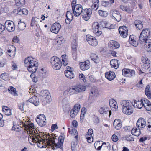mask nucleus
<instances>
[{"label":"nucleus","instance_id":"1","mask_svg":"<svg viewBox=\"0 0 151 151\" xmlns=\"http://www.w3.org/2000/svg\"><path fill=\"white\" fill-rule=\"evenodd\" d=\"M23 127L25 130L29 131L28 140L31 145L37 143L38 147L40 148H45L48 145L53 149L60 148L63 145L64 140L62 137L58 139L51 134L41 136L34 128V124L28 121L23 122Z\"/></svg>","mask_w":151,"mask_h":151},{"label":"nucleus","instance_id":"2","mask_svg":"<svg viewBox=\"0 0 151 151\" xmlns=\"http://www.w3.org/2000/svg\"><path fill=\"white\" fill-rule=\"evenodd\" d=\"M85 90L86 87L85 86L81 84L76 85L67 88L64 91L63 95L66 96H71L84 91Z\"/></svg>","mask_w":151,"mask_h":151},{"label":"nucleus","instance_id":"3","mask_svg":"<svg viewBox=\"0 0 151 151\" xmlns=\"http://www.w3.org/2000/svg\"><path fill=\"white\" fill-rule=\"evenodd\" d=\"M24 64L25 66L27 67V69L30 72L35 73L37 69L38 62L35 59L32 57L26 58L24 60Z\"/></svg>","mask_w":151,"mask_h":151},{"label":"nucleus","instance_id":"4","mask_svg":"<svg viewBox=\"0 0 151 151\" xmlns=\"http://www.w3.org/2000/svg\"><path fill=\"white\" fill-rule=\"evenodd\" d=\"M150 31L148 29H143L140 34L139 37V42L141 44L147 45V42L149 40L148 37L150 35Z\"/></svg>","mask_w":151,"mask_h":151},{"label":"nucleus","instance_id":"5","mask_svg":"<svg viewBox=\"0 0 151 151\" xmlns=\"http://www.w3.org/2000/svg\"><path fill=\"white\" fill-rule=\"evenodd\" d=\"M76 1H73L71 3L73 14L76 17L79 16L83 10L82 5L80 4H76Z\"/></svg>","mask_w":151,"mask_h":151},{"label":"nucleus","instance_id":"6","mask_svg":"<svg viewBox=\"0 0 151 151\" xmlns=\"http://www.w3.org/2000/svg\"><path fill=\"white\" fill-rule=\"evenodd\" d=\"M51 65L53 69L58 70L60 69L62 66V62L58 57L53 56L50 60Z\"/></svg>","mask_w":151,"mask_h":151},{"label":"nucleus","instance_id":"7","mask_svg":"<svg viewBox=\"0 0 151 151\" xmlns=\"http://www.w3.org/2000/svg\"><path fill=\"white\" fill-rule=\"evenodd\" d=\"M40 98L42 101L45 104L50 102L51 98L50 94L47 90L41 91L40 92Z\"/></svg>","mask_w":151,"mask_h":151},{"label":"nucleus","instance_id":"8","mask_svg":"<svg viewBox=\"0 0 151 151\" xmlns=\"http://www.w3.org/2000/svg\"><path fill=\"white\" fill-rule=\"evenodd\" d=\"M92 14V11L91 9H86L83 10L81 13L82 18L85 20L87 21L90 18Z\"/></svg>","mask_w":151,"mask_h":151},{"label":"nucleus","instance_id":"9","mask_svg":"<svg viewBox=\"0 0 151 151\" xmlns=\"http://www.w3.org/2000/svg\"><path fill=\"white\" fill-rule=\"evenodd\" d=\"M81 108L80 105L79 104H76L70 112V115L71 118H74L77 115Z\"/></svg>","mask_w":151,"mask_h":151},{"label":"nucleus","instance_id":"10","mask_svg":"<svg viewBox=\"0 0 151 151\" xmlns=\"http://www.w3.org/2000/svg\"><path fill=\"white\" fill-rule=\"evenodd\" d=\"M36 121L39 125L41 127L45 126L46 124V118L43 114L39 115L36 119Z\"/></svg>","mask_w":151,"mask_h":151},{"label":"nucleus","instance_id":"11","mask_svg":"<svg viewBox=\"0 0 151 151\" xmlns=\"http://www.w3.org/2000/svg\"><path fill=\"white\" fill-rule=\"evenodd\" d=\"M86 40L88 43L91 45L95 46L98 45V41L96 38L90 35L86 36Z\"/></svg>","mask_w":151,"mask_h":151},{"label":"nucleus","instance_id":"12","mask_svg":"<svg viewBox=\"0 0 151 151\" xmlns=\"http://www.w3.org/2000/svg\"><path fill=\"white\" fill-rule=\"evenodd\" d=\"M99 25L97 22H94L92 25V31L96 36H99L102 34V32L99 31Z\"/></svg>","mask_w":151,"mask_h":151},{"label":"nucleus","instance_id":"13","mask_svg":"<svg viewBox=\"0 0 151 151\" xmlns=\"http://www.w3.org/2000/svg\"><path fill=\"white\" fill-rule=\"evenodd\" d=\"M16 49L15 47L12 45L9 46L6 54L11 58H13L16 54Z\"/></svg>","mask_w":151,"mask_h":151},{"label":"nucleus","instance_id":"14","mask_svg":"<svg viewBox=\"0 0 151 151\" xmlns=\"http://www.w3.org/2000/svg\"><path fill=\"white\" fill-rule=\"evenodd\" d=\"M110 14L112 18L116 20L118 22H119L121 19V16L119 12L116 10H112L111 11Z\"/></svg>","mask_w":151,"mask_h":151},{"label":"nucleus","instance_id":"15","mask_svg":"<svg viewBox=\"0 0 151 151\" xmlns=\"http://www.w3.org/2000/svg\"><path fill=\"white\" fill-rule=\"evenodd\" d=\"M111 148L110 144L108 142H103L101 146H99L96 149L98 150L101 149V151H110Z\"/></svg>","mask_w":151,"mask_h":151},{"label":"nucleus","instance_id":"16","mask_svg":"<svg viewBox=\"0 0 151 151\" xmlns=\"http://www.w3.org/2000/svg\"><path fill=\"white\" fill-rule=\"evenodd\" d=\"M122 75L126 77H131L135 75L134 71L133 70L124 69L122 70Z\"/></svg>","mask_w":151,"mask_h":151},{"label":"nucleus","instance_id":"17","mask_svg":"<svg viewBox=\"0 0 151 151\" xmlns=\"http://www.w3.org/2000/svg\"><path fill=\"white\" fill-rule=\"evenodd\" d=\"M5 27L6 29L10 32L14 31L15 30L14 23L10 21H7L5 22Z\"/></svg>","mask_w":151,"mask_h":151},{"label":"nucleus","instance_id":"18","mask_svg":"<svg viewBox=\"0 0 151 151\" xmlns=\"http://www.w3.org/2000/svg\"><path fill=\"white\" fill-rule=\"evenodd\" d=\"M79 65L80 69L83 71L88 70L90 66V62L88 60L80 62Z\"/></svg>","mask_w":151,"mask_h":151},{"label":"nucleus","instance_id":"19","mask_svg":"<svg viewBox=\"0 0 151 151\" xmlns=\"http://www.w3.org/2000/svg\"><path fill=\"white\" fill-rule=\"evenodd\" d=\"M119 30L121 36L125 38L128 34V30L125 26L120 27L119 28Z\"/></svg>","mask_w":151,"mask_h":151},{"label":"nucleus","instance_id":"20","mask_svg":"<svg viewBox=\"0 0 151 151\" xmlns=\"http://www.w3.org/2000/svg\"><path fill=\"white\" fill-rule=\"evenodd\" d=\"M109 111V107L106 105H104L100 107L98 111L101 114H107L109 112V117L111 114V111L110 110Z\"/></svg>","mask_w":151,"mask_h":151},{"label":"nucleus","instance_id":"21","mask_svg":"<svg viewBox=\"0 0 151 151\" xmlns=\"http://www.w3.org/2000/svg\"><path fill=\"white\" fill-rule=\"evenodd\" d=\"M137 127L140 129H142L146 125V122L145 119L142 118H139L136 123Z\"/></svg>","mask_w":151,"mask_h":151},{"label":"nucleus","instance_id":"22","mask_svg":"<svg viewBox=\"0 0 151 151\" xmlns=\"http://www.w3.org/2000/svg\"><path fill=\"white\" fill-rule=\"evenodd\" d=\"M61 28V25L58 23H55L51 26V31L54 33H58Z\"/></svg>","mask_w":151,"mask_h":151},{"label":"nucleus","instance_id":"23","mask_svg":"<svg viewBox=\"0 0 151 151\" xmlns=\"http://www.w3.org/2000/svg\"><path fill=\"white\" fill-rule=\"evenodd\" d=\"M63 108L65 112H67L70 108L68 101L66 99H64L62 100Z\"/></svg>","mask_w":151,"mask_h":151},{"label":"nucleus","instance_id":"24","mask_svg":"<svg viewBox=\"0 0 151 151\" xmlns=\"http://www.w3.org/2000/svg\"><path fill=\"white\" fill-rule=\"evenodd\" d=\"M144 98L140 101L134 100L133 104V105L135 108L140 109L144 106Z\"/></svg>","mask_w":151,"mask_h":151},{"label":"nucleus","instance_id":"25","mask_svg":"<svg viewBox=\"0 0 151 151\" xmlns=\"http://www.w3.org/2000/svg\"><path fill=\"white\" fill-rule=\"evenodd\" d=\"M122 112L127 115L132 114L133 112V108L132 106L122 109Z\"/></svg>","mask_w":151,"mask_h":151},{"label":"nucleus","instance_id":"26","mask_svg":"<svg viewBox=\"0 0 151 151\" xmlns=\"http://www.w3.org/2000/svg\"><path fill=\"white\" fill-rule=\"evenodd\" d=\"M129 42L130 44L136 47L138 45L137 40L136 37L132 35L129 36Z\"/></svg>","mask_w":151,"mask_h":151},{"label":"nucleus","instance_id":"27","mask_svg":"<svg viewBox=\"0 0 151 151\" xmlns=\"http://www.w3.org/2000/svg\"><path fill=\"white\" fill-rule=\"evenodd\" d=\"M64 42V38L62 36H58L56 39L55 43V46L56 48H58L61 46Z\"/></svg>","mask_w":151,"mask_h":151},{"label":"nucleus","instance_id":"28","mask_svg":"<svg viewBox=\"0 0 151 151\" xmlns=\"http://www.w3.org/2000/svg\"><path fill=\"white\" fill-rule=\"evenodd\" d=\"M105 77L109 81H111L114 80L116 77L115 73L111 71L106 73L105 74Z\"/></svg>","mask_w":151,"mask_h":151},{"label":"nucleus","instance_id":"29","mask_svg":"<svg viewBox=\"0 0 151 151\" xmlns=\"http://www.w3.org/2000/svg\"><path fill=\"white\" fill-rule=\"evenodd\" d=\"M109 46L111 49H114L118 48L120 47V44L116 41L112 40L109 41Z\"/></svg>","mask_w":151,"mask_h":151},{"label":"nucleus","instance_id":"30","mask_svg":"<svg viewBox=\"0 0 151 151\" xmlns=\"http://www.w3.org/2000/svg\"><path fill=\"white\" fill-rule=\"evenodd\" d=\"M109 105L112 110L115 111L118 109V105L117 102L114 100L111 99L109 101Z\"/></svg>","mask_w":151,"mask_h":151},{"label":"nucleus","instance_id":"31","mask_svg":"<svg viewBox=\"0 0 151 151\" xmlns=\"http://www.w3.org/2000/svg\"><path fill=\"white\" fill-rule=\"evenodd\" d=\"M122 109L132 106L131 101L129 100H123L121 102Z\"/></svg>","mask_w":151,"mask_h":151},{"label":"nucleus","instance_id":"32","mask_svg":"<svg viewBox=\"0 0 151 151\" xmlns=\"http://www.w3.org/2000/svg\"><path fill=\"white\" fill-rule=\"evenodd\" d=\"M122 122L120 119H116L114 121V127L116 130L120 129L122 127Z\"/></svg>","mask_w":151,"mask_h":151},{"label":"nucleus","instance_id":"33","mask_svg":"<svg viewBox=\"0 0 151 151\" xmlns=\"http://www.w3.org/2000/svg\"><path fill=\"white\" fill-rule=\"evenodd\" d=\"M68 132L72 136L75 138L76 139H78V132L76 129L72 128V127L69 128Z\"/></svg>","mask_w":151,"mask_h":151},{"label":"nucleus","instance_id":"34","mask_svg":"<svg viewBox=\"0 0 151 151\" xmlns=\"http://www.w3.org/2000/svg\"><path fill=\"white\" fill-rule=\"evenodd\" d=\"M144 106L148 111H151V103L147 99L144 98Z\"/></svg>","mask_w":151,"mask_h":151},{"label":"nucleus","instance_id":"35","mask_svg":"<svg viewBox=\"0 0 151 151\" xmlns=\"http://www.w3.org/2000/svg\"><path fill=\"white\" fill-rule=\"evenodd\" d=\"M142 61L143 63V66L146 69L148 68L150 66V63L148 59L146 57H142L141 58Z\"/></svg>","mask_w":151,"mask_h":151},{"label":"nucleus","instance_id":"36","mask_svg":"<svg viewBox=\"0 0 151 151\" xmlns=\"http://www.w3.org/2000/svg\"><path fill=\"white\" fill-rule=\"evenodd\" d=\"M66 17L65 22L67 24H69L73 19V16L70 11H67L66 14Z\"/></svg>","mask_w":151,"mask_h":151},{"label":"nucleus","instance_id":"37","mask_svg":"<svg viewBox=\"0 0 151 151\" xmlns=\"http://www.w3.org/2000/svg\"><path fill=\"white\" fill-rule=\"evenodd\" d=\"M29 102L37 106L39 105V101L38 98L36 96H34L30 98L29 100Z\"/></svg>","mask_w":151,"mask_h":151},{"label":"nucleus","instance_id":"38","mask_svg":"<svg viewBox=\"0 0 151 151\" xmlns=\"http://www.w3.org/2000/svg\"><path fill=\"white\" fill-rule=\"evenodd\" d=\"M92 4L91 6V8L93 10H97L99 4V0H92Z\"/></svg>","mask_w":151,"mask_h":151},{"label":"nucleus","instance_id":"39","mask_svg":"<svg viewBox=\"0 0 151 151\" xmlns=\"http://www.w3.org/2000/svg\"><path fill=\"white\" fill-rule=\"evenodd\" d=\"M110 64L111 67L114 68L115 69H117L119 67L118 61L116 59L111 60L110 61Z\"/></svg>","mask_w":151,"mask_h":151},{"label":"nucleus","instance_id":"40","mask_svg":"<svg viewBox=\"0 0 151 151\" xmlns=\"http://www.w3.org/2000/svg\"><path fill=\"white\" fill-rule=\"evenodd\" d=\"M2 108L3 111L5 115L8 116L11 115V110L9 108L5 106H3Z\"/></svg>","mask_w":151,"mask_h":151},{"label":"nucleus","instance_id":"41","mask_svg":"<svg viewBox=\"0 0 151 151\" xmlns=\"http://www.w3.org/2000/svg\"><path fill=\"white\" fill-rule=\"evenodd\" d=\"M140 129H137L136 127L134 128L131 130V133L133 135L136 136H138L140 134Z\"/></svg>","mask_w":151,"mask_h":151},{"label":"nucleus","instance_id":"42","mask_svg":"<svg viewBox=\"0 0 151 151\" xmlns=\"http://www.w3.org/2000/svg\"><path fill=\"white\" fill-rule=\"evenodd\" d=\"M90 58L91 60L96 63H99L100 61L98 56L95 54L91 53V54Z\"/></svg>","mask_w":151,"mask_h":151},{"label":"nucleus","instance_id":"43","mask_svg":"<svg viewBox=\"0 0 151 151\" xmlns=\"http://www.w3.org/2000/svg\"><path fill=\"white\" fill-rule=\"evenodd\" d=\"M65 74L66 77L70 79H73L74 77V74L71 71H65Z\"/></svg>","mask_w":151,"mask_h":151},{"label":"nucleus","instance_id":"44","mask_svg":"<svg viewBox=\"0 0 151 151\" xmlns=\"http://www.w3.org/2000/svg\"><path fill=\"white\" fill-rule=\"evenodd\" d=\"M135 26L138 30H139L143 27V24L142 22L140 20H137L134 22Z\"/></svg>","mask_w":151,"mask_h":151},{"label":"nucleus","instance_id":"45","mask_svg":"<svg viewBox=\"0 0 151 151\" xmlns=\"http://www.w3.org/2000/svg\"><path fill=\"white\" fill-rule=\"evenodd\" d=\"M26 27L25 24L22 22H21V20L18 22V27L19 30L22 31L24 30Z\"/></svg>","mask_w":151,"mask_h":151},{"label":"nucleus","instance_id":"46","mask_svg":"<svg viewBox=\"0 0 151 151\" xmlns=\"http://www.w3.org/2000/svg\"><path fill=\"white\" fill-rule=\"evenodd\" d=\"M150 88L149 86L147 85L146 86L145 91V95L149 99L151 98V91L150 90Z\"/></svg>","mask_w":151,"mask_h":151},{"label":"nucleus","instance_id":"47","mask_svg":"<svg viewBox=\"0 0 151 151\" xmlns=\"http://www.w3.org/2000/svg\"><path fill=\"white\" fill-rule=\"evenodd\" d=\"M8 91L11 94L14 96L17 95V92L16 91V89L12 86L9 87L8 89Z\"/></svg>","mask_w":151,"mask_h":151},{"label":"nucleus","instance_id":"48","mask_svg":"<svg viewBox=\"0 0 151 151\" xmlns=\"http://www.w3.org/2000/svg\"><path fill=\"white\" fill-rule=\"evenodd\" d=\"M18 14L19 15L24 14L27 15L28 14V11L25 8H23L22 9H18Z\"/></svg>","mask_w":151,"mask_h":151},{"label":"nucleus","instance_id":"49","mask_svg":"<svg viewBox=\"0 0 151 151\" xmlns=\"http://www.w3.org/2000/svg\"><path fill=\"white\" fill-rule=\"evenodd\" d=\"M61 57L63 65L65 66L67 65L68 63V59L66 57V55H62Z\"/></svg>","mask_w":151,"mask_h":151},{"label":"nucleus","instance_id":"50","mask_svg":"<svg viewBox=\"0 0 151 151\" xmlns=\"http://www.w3.org/2000/svg\"><path fill=\"white\" fill-rule=\"evenodd\" d=\"M77 44L76 40H74L72 43V48L73 51L76 52L77 50Z\"/></svg>","mask_w":151,"mask_h":151},{"label":"nucleus","instance_id":"51","mask_svg":"<svg viewBox=\"0 0 151 151\" xmlns=\"http://www.w3.org/2000/svg\"><path fill=\"white\" fill-rule=\"evenodd\" d=\"M99 93L98 91L96 89H92L91 90V93H90V96H97Z\"/></svg>","mask_w":151,"mask_h":151},{"label":"nucleus","instance_id":"52","mask_svg":"<svg viewBox=\"0 0 151 151\" xmlns=\"http://www.w3.org/2000/svg\"><path fill=\"white\" fill-rule=\"evenodd\" d=\"M98 13L100 16L104 17H107L108 15V13L107 12L103 11L102 10H99L98 11Z\"/></svg>","mask_w":151,"mask_h":151},{"label":"nucleus","instance_id":"53","mask_svg":"<svg viewBox=\"0 0 151 151\" xmlns=\"http://www.w3.org/2000/svg\"><path fill=\"white\" fill-rule=\"evenodd\" d=\"M39 21V19L36 17H33L31 20V26H34L35 24L37 23Z\"/></svg>","mask_w":151,"mask_h":151},{"label":"nucleus","instance_id":"54","mask_svg":"<svg viewBox=\"0 0 151 151\" xmlns=\"http://www.w3.org/2000/svg\"><path fill=\"white\" fill-rule=\"evenodd\" d=\"M25 0H15V4L17 6H20L25 2Z\"/></svg>","mask_w":151,"mask_h":151},{"label":"nucleus","instance_id":"55","mask_svg":"<svg viewBox=\"0 0 151 151\" xmlns=\"http://www.w3.org/2000/svg\"><path fill=\"white\" fill-rule=\"evenodd\" d=\"M146 47L147 51L151 52V40H149L147 42V45H145Z\"/></svg>","mask_w":151,"mask_h":151},{"label":"nucleus","instance_id":"56","mask_svg":"<svg viewBox=\"0 0 151 151\" xmlns=\"http://www.w3.org/2000/svg\"><path fill=\"white\" fill-rule=\"evenodd\" d=\"M8 74L6 73L1 74L0 75L1 78L4 80H7L8 78Z\"/></svg>","mask_w":151,"mask_h":151},{"label":"nucleus","instance_id":"57","mask_svg":"<svg viewBox=\"0 0 151 151\" xmlns=\"http://www.w3.org/2000/svg\"><path fill=\"white\" fill-rule=\"evenodd\" d=\"M124 139L128 141H134V139L131 135H127L124 137Z\"/></svg>","mask_w":151,"mask_h":151},{"label":"nucleus","instance_id":"58","mask_svg":"<svg viewBox=\"0 0 151 151\" xmlns=\"http://www.w3.org/2000/svg\"><path fill=\"white\" fill-rule=\"evenodd\" d=\"M86 138L87 139V141L88 143H91L93 141V137L92 136L90 137L88 135H86Z\"/></svg>","mask_w":151,"mask_h":151},{"label":"nucleus","instance_id":"59","mask_svg":"<svg viewBox=\"0 0 151 151\" xmlns=\"http://www.w3.org/2000/svg\"><path fill=\"white\" fill-rule=\"evenodd\" d=\"M86 112V108L84 107L82 108L81 112V118H83L84 117Z\"/></svg>","mask_w":151,"mask_h":151},{"label":"nucleus","instance_id":"60","mask_svg":"<svg viewBox=\"0 0 151 151\" xmlns=\"http://www.w3.org/2000/svg\"><path fill=\"white\" fill-rule=\"evenodd\" d=\"M20 127L19 125H13L12 129L15 131H18L20 129Z\"/></svg>","mask_w":151,"mask_h":151},{"label":"nucleus","instance_id":"61","mask_svg":"<svg viewBox=\"0 0 151 151\" xmlns=\"http://www.w3.org/2000/svg\"><path fill=\"white\" fill-rule=\"evenodd\" d=\"M40 75L41 76H44L45 75L46 71H44V70L43 68H42L40 71Z\"/></svg>","mask_w":151,"mask_h":151},{"label":"nucleus","instance_id":"62","mask_svg":"<svg viewBox=\"0 0 151 151\" xmlns=\"http://www.w3.org/2000/svg\"><path fill=\"white\" fill-rule=\"evenodd\" d=\"M93 130L92 129H89L88 131V132L86 134V135H88V136H90V137L92 136V135L93 134Z\"/></svg>","mask_w":151,"mask_h":151},{"label":"nucleus","instance_id":"63","mask_svg":"<svg viewBox=\"0 0 151 151\" xmlns=\"http://www.w3.org/2000/svg\"><path fill=\"white\" fill-rule=\"evenodd\" d=\"M112 139L113 141L116 142L118 141V139L117 136L114 134L112 137Z\"/></svg>","mask_w":151,"mask_h":151},{"label":"nucleus","instance_id":"64","mask_svg":"<svg viewBox=\"0 0 151 151\" xmlns=\"http://www.w3.org/2000/svg\"><path fill=\"white\" fill-rule=\"evenodd\" d=\"M147 129L149 132H151V121L148 122Z\"/></svg>","mask_w":151,"mask_h":151}]
</instances>
